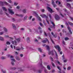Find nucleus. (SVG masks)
I'll return each mask as SVG.
<instances>
[{
    "mask_svg": "<svg viewBox=\"0 0 73 73\" xmlns=\"http://www.w3.org/2000/svg\"><path fill=\"white\" fill-rule=\"evenodd\" d=\"M2 72L3 73H6V71H3V70H2Z\"/></svg>",
    "mask_w": 73,
    "mask_h": 73,
    "instance_id": "46",
    "label": "nucleus"
},
{
    "mask_svg": "<svg viewBox=\"0 0 73 73\" xmlns=\"http://www.w3.org/2000/svg\"><path fill=\"white\" fill-rule=\"evenodd\" d=\"M14 37L15 38V39L16 41H17L18 42H19L20 41V40H21V39H20V38H16V36H14Z\"/></svg>",
    "mask_w": 73,
    "mask_h": 73,
    "instance_id": "7",
    "label": "nucleus"
},
{
    "mask_svg": "<svg viewBox=\"0 0 73 73\" xmlns=\"http://www.w3.org/2000/svg\"><path fill=\"white\" fill-rule=\"evenodd\" d=\"M5 58H6L4 56L1 57V59H2V60H4V59H5Z\"/></svg>",
    "mask_w": 73,
    "mask_h": 73,
    "instance_id": "32",
    "label": "nucleus"
},
{
    "mask_svg": "<svg viewBox=\"0 0 73 73\" xmlns=\"http://www.w3.org/2000/svg\"><path fill=\"white\" fill-rule=\"evenodd\" d=\"M7 1L8 2V3H12V1L11 0H8Z\"/></svg>",
    "mask_w": 73,
    "mask_h": 73,
    "instance_id": "34",
    "label": "nucleus"
},
{
    "mask_svg": "<svg viewBox=\"0 0 73 73\" xmlns=\"http://www.w3.org/2000/svg\"><path fill=\"white\" fill-rule=\"evenodd\" d=\"M40 26H41V27H42V23H40Z\"/></svg>",
    "mask_w": 73,
    "mask_h": 73,
    "instance_id": "59",
    "label": "nucleus"
},
{
    "mask_svg": "<svg viewBox=\"0 0 73 73\" xmlns=\"http://www.w3.org/2000/svg\"><path fill=\"white\" fill-rule=\"evenodd\" d=\"M64 40H65V41H68V40H69V38L68 37H66L64 38Z\"/></svg>",
    "mask_w": 73,
    "mask_h": 73,
    "instance_id": "24",
    "label": "nucleus"
},
{
    "mask_svg": "<svg viewBox=\"0 0 73 73\" xmlns=\"http://www.w3.org/2000/svg\"><path fill=\"white\" fill-rule=\"evenodd\" d=\"M12 25L14 29H16V26L15 25L13 24H12Z\"/></svg>",
    "mask_w": 73,
    "mask_h": 73,
    "instance_id": "19",
    "label": "nucleus"
},
{
    "mask_svg": "<svg viewBox=\"0 0 73 73\" xmlns=\"http://www.w3.org/2000/svg\"><path fill=\"white\" fill-rule=\"evenodd\" d=\"M16 59L17 60H20V58L18 57H17V58H16Z\"/></svg>",
    "mask_w": 73,
    "mask_h": 73,
    "instance_id": "40",
    "label": "nucleus"
},
{
    "mask_svg": "<svg viewBox=\"0 0 73 73\" xmlns=\"http://www.w3.org/2000/svg\"><path fill=\"white\" fill-rule=\"evenodd\" d=\"M16 50H20L21 48H17Z\"/></svg>",
    "mask_w": 73,
    "mask_h": 73,
    "instance_id": "33",
    "label": "nucleus"
},
{
    "mask_svg": "<svg viewBox=\"0 0 73 73\" xmlns=\"http://www.w3.org/2000/svg\"><path fill=\"white\" fill-rule=\"evenodd\" d=\"M62 57L63 58V60H64L65 59V58H64V55H63L62 56Z\"/></svg>",
    "mask_w": 73,
    "mask_h": 73,
    "instance_id": "56",
    "label": "nucleus"
},
{
    "mask_svg": "<svg viewBox=\"0 0 73 73\" xmlns=\"http://www.w3.org/2000/svg\"><path fill=\"white\" fill-rule=\"evenodd\" d=\"M70 69H71V67L70 66H68L67 68V70H70Z\"/></svg>",
    "mask_w": 73,
    "mask_h": 73,
    "instance_id": "20",
    "label": "nucleus"
},
{
    "mask_svg": "<svg viewBox=\"0 0 73 73\" xmlns=\"http://www.w3.org/2000/svg\"><path fill=\"white\" fill-rule=\"evenodd\" d=\"M42 12H44L45 11V10L44 9H42Z\"/></svg>",
    "mask_w": 73,
    "mask_h": 73,
    "instance_id": "60",
    "label": "nucleus"
},
{
    "mask_svg": "<svg viewBox=\"0 0 73 73\" xmlns=\"http://www.w3.org/2000/svg\"><path fill=\"white\" fill-rule=\"evenodd\" d=\"M11 64L12 65H14V64H15V63L13 61H12Z\"/></svg>",
    "mask_w": 73,
    "mask_h": 73,
    "instance_id": "37",
    "label": "nucleus"
},
{
    "mask_svg": "<svg viewBox=\"0 0 73 73\" xmlns=\"http://www.w3.org/2000/svg\"><path fill=\"white\" fill-rule=\"evenodd\" d=\"M11 61H13L14 62H15L16 61V60H15V59L14 58H13V59H11Z\"/></svg>",
    "mask_w": 73,
    "mask_h": 73,
    "instance_id": "36",
    "label": "nucleus"
},
{
    "mask_svg": "<svg viewBox=\"0 0 73 73\" xmlns=\"http://www.w3.org/2000/svg\"><path fill=\"white\" fill-rule=\"evenodd\" d=\"M46 22H47V23L48 24H49V21L47 20V19H46Z\"/></svg>",
    "mask_w": 73,
    "mask_h": 73,
    "instance_id": "57",
    "label": "nucleus"
},
{
    "mask_svg": "<svg viewBox=\"0 0 73 73\" xmlns=\"http://www.w3.org/2000/svg\"><path fill=\"white\" fill-rule=\"evenodd\" d=\"M67 2H70V1H72V0H66Z\"/></svg>",
    "mask_w": 73,
    "mask_h": 73,
    "instance_id": "48",
    "label": "nucleus"
},
{
    "mask_svg": "<svg viewBox=\"0 0 73 73\" xmlns=\"http://www.w3.org/2000/svg\"><path fill=\"white\" fill-rule=\"evenodd\" d=\"M27 17H28L27 16H25L24 19V20H27Z\"/></svg>",
    "mask_w": 73,
    "mask_h": 73,
    "instance_id": "29",
    "label": "nucleus"
},
{
    "mask_svg": "<svg viewBox=\"0 0 73 73\" xmlns=\"http://www.w3.org/2000/svg\"><path fill=\"white\" fill-rule=\"evenodd\" d=\"M66 5L67 7H70V4H69V3H67L66 4Z\"/></svg>",
    "mask_w": 73,
    "mask_h": 73,
    "instance_id": "22",
    "label": "nucleus"
},
{
    "mask_svg": "<svg viewBox=\"0 0 73 73\" xmlns=\"http://www.w3.org/2000/svg\"><path fill=\"white\" fill-rule=\"evenodd\" d=\"M63 44L64 45H65V42L64 40H63Z\"/></svg>",
    "mask_w": 73,
    "mask_h": 73,
    "instance_id": "49",
    "label": "nucleus"
},
{
    "mask_svg": "<svg viewBox=\"0 0 73 73\" xmlns=\"http://www.w3.org/2000/svg\"><path fill=\"white\" fill-rule=\"evenodd\" d=\"M6 44L7 45H10L11 43L9 41H7L6 42Z\"/></svg>",
    "mask_w": 73,
    "mask_h": 73,
    "instance_id": "28",
    "label": "nucleus"
},
{
    "mask_svg": "<svg viewBox=\"0 0 73 73\" xmlns=\"http://www.w3.org/2000/svg\"><path fill=\"white\" fill-rule=\"evenodd\" d=\"M40 16H41L42 18H44V17H45L46 19H48V17L44 14L41 15Z\"/></svg>",
    "mask_w": 73,
    "mask_h": 73,
    "instance_id": "8",
    "label": "nucleus"
},
{
    "mask_svg": "<svg viewBox=\"0 0 73 73\" xmlns=\"http://www.w3.org/2000/svg\"><path fill=\"white\" fill-rule=\"evenodd\" d=\"M52 5H53L54 7H57V5H56L54 4V2L53 1V0L52 1Z\"/></svg>",
    "mask_w": 73,
    "mask_h": 73,
    "instance_id": "13",
    "label": "nucleus"
},
{
    "mask_svg": "<svg viewBox=\"0 0 73 73\" xmlns=\"http://www.w3.org/2000/svg\"><path fill=\"white\" fill-rule=\"evenodd\" d=\"M57 67L58 68L59 70H60V71H59V73H61V68L59 66H57Z\"/></svg>",
    "mask_w": 73,
    "mask_h": 73,
    "instance_id": "17",
    "label": "nucleus"
},
{
    "mask_svg": "<svg viewBox=\"0 0 73 73\" xmlns=\"http://www.w3.org/2000/svg\"><path fill=\"white\" fill-rule=\"evenodd\" d=\"M46 48L47 50H49V47L48 46H46Z\"/></svg>",
    "mask_w": 73,
    "mask_h": 73,
    "instance_id": "31",
    "label": "nucleus"
},
{
    "mask_svg": "<svg viewBox=\"0 0 73 73\" xmlns=\"http://www.w3.org/2000/svg\"><path fill=\"white\" fill-rule=\"evenodd\" d=\"M15 16H18V17H23L24 16L22 14L20 15L18 14H15Z\"/></svg>",
    "mask_w": 73,
    "mask_h": 73,
    "instance_id": "9",
    "label": "nucleus"
},
{
    "mask_svg": "<svg viewBox=\"0 0 73 73\" xmlns=\"http://www.w3.org/2000/svg\"><path fill=\"white\" fill-rule=\"evenodd\" d=\"M48 29L49 31H52V30L51 29H50V28H48Z\"/></svg>",
    "mask_w": 73,
    "mask_h": 73,
    "instance_id": "63",
    "label": "nucleus"
},
{
    "mask_svg": "<svg viewBox=\"0 0 73 73\" xmlns=\"http://www.w3.org/2000/svg\"><path fill=\"white\" fill-rule=\"evenodd\" d=\"M4 34V32L3 31H2L0 32V35H2L3 34Z\"/></svg>",
    "mask_w": 73,
    "mask_h": 73,
    "instance_id": "35",
    "label": "nucleus"
},
{
    "mask_svg": "<svg viewBox=\"0 0 73 73\" xmlns=\"http://www.w3.org/2000/svg\"><path fill=\"white\" fill-rule=\"evenodd\" d=\"M56 3L57 4H58H58H59V5L60 6V7H62V5H60L61 4V2H59L58 1H57L56 2Z\"/></svg>",
    "mask_w": 73,
    "mask_h": 73,
    "instance_id": "16",
    "label": "nucleus"
},
{
    "mask_svg": "<svg viewBox=\"0 0 73 73\" xmlns=\"http://www.w3.org/2000/svg\"><path fill=\"white\" fill-rule=\"evenodd\" d=\"M14 4L15 5H17V4H18V3L15 2L14 3Z\"/></svg>",
    "mask_w": 73,
    "mask_h": 73,
    "instance_id": "42",
    "label": "nucleus"
},
{
    "mask_svg": "<svg viewBox=\"0 0 73 73\" xmlns=\"http://www.w3.org/2000/svg\"><path fill=\"white\" fill-rule=\"evenodd\" d=\"M46 40H44L42 41V42H43V43H46V41H47L48 43H49V42L48 40V39H47V38H46Z\"/></svg>",
    "mask_w": 73,
    "mask_h": 73,
    "instance_id": "10",
    "label": "nucleus"
},
{
    "mask_svg": "<svg viewBox=\"0 0 73 73\" xmlns=\"http://www.w3.org/2000/svg\"><path fill=\"white\" fill-rule=\"evenodd\" d=\"M48 54H49L50 55V54H52V55L53 56L54 55V54L53 53V51H49L48 52Z\"/></svg>",
    "mask_w": 73,
    "mask_h": 73,
    "instance_id": "14",
    "label": "nucleus"
},
{
    "mask_svg": "<svg viewBox=\"0 0 73 73\" xmlns=\"http://www.w3.org/2000/svg\"><path fill=\"white\" fill-rule=\"evenodd\" d=\"M30 40H29V37H28L27 38V41L29 43V42Z\"/></svg>",
    "mask_w": 73,
    "mask_h": 73,
    "instance_id": "23",
    "label": "nucleus"
},
{
    "mask_svg": "<svg viewBox=\"0 0 73 73\" xmlns=\"http://www.w3.org/2000/svg\"><path fill=\"white\" fill-rule=\"evenodd\" d=\"M52 73H54L55 72V70H53L52 71Z\"/></svg>",
    "mask_w": 73,
    "mask_h": 73,
    "instance_id": "61",
    "label": "nucleus"
},
{
    "mask_svg": "<svg viewBox=\"0 0 73 73\" xmlns=\"http://www.w3.org/2000/svg\"><path fill=\"white\" fill-rule=\"evenodd\" d=\"M49 17L50 18V19H52V16L50 14L49 15Z\"/></svg>",
    "mask_w": 73,
    "mask_h": 73,
    "instance_id": "47",
    "label": "nucleus"
},
{
    "mask_svg": "<svg viewBox=\"0 0 73 73\" xmlns=\"http://www.w3.org/2000/svg\"><path fill=\"white\" fill-rule=\"evenodd\" d=\"M8 10L9 11V13L11 14V15H13L15 13L13 11V10L12 9H9Z\"/></svg>",
    "mask_w": 73,
    "mask_h": 73,
    "instance_id": "3",
    "label": "nucleus"
},
{
    "mask_svg": "<svg viewBox=\"0 0 73 73\" xmlns=\"http://www.w3.org/2000/svg\"><path fill=\"white\" fill-rule=\"evenodd\" d=\"M3 29H4L5 32H7V28H5V27L3 28Z\"/></svg>",
    "mask_w": 73,
    "mask_h": 73,
    "instance_id": "26",
    "label": "nucleus"
},
{
    "mask_svg": "<svg viewBox=\"0 0 73 73\" xmlns=\"http://www.w3.org/2000/svg\"><path fill=\"white\" fill-rule=\"evenodd\" d=\"M6 38H9V36L8 35H6L5 36Z\"/></svg>",
    "mask_w": 73,
    "mask_h": 73,
    "instance_id": "51",
    "label": "nucleus"
},
{
    "mask_svg": "<svg viewBox=\"0 0 73 73\" xmlns=\"http://www.w3.org/2000/svg\"><path fill=\"white\" fill-rule=\"evenodd\" d=\"M0 40L2 41H4V38L3 37L0 36Z\"/></svg>",
    "mask_w": 73,
    "mask_h": 73,
    "instance_id": "18",
    "label": "nucleus"
},
{
    "mask_svg": "<svg viewBox=\"0 0 73 73\" xmlns=\"http://www.w3.org/2000/svg\"><path fill=\"white\" fill-rule=\"evenodd\" d=\"M70 19H71L72 20H73V17H70Z\"/></svg>",
    "mask_w": 73,
    "mask_h": 73,
    "instance_id": "52",
    "label": "nucleus"
},
{
    "mask_svg": "<svg viewBox=\"0 0 73 73\" xmlns=\"http://www.w3.org/2000/svg\"><path fill=\"white\" fill-rule=\"evenodd\" d=\"M32 18V16H30L29 17V20H31Z\"/></svg>",
    "mask_w": 73,
    "mask_h": 73,
    "instance_id": "44",
    "label": "nucleus"
},
{
    "mask_svg": "<svg viewBox=\"0 0 73 73\" xmlns=\"http://www.w3.org/2000/svg\"><path fill=\"white\" fill-rule=\"evenodd\" d=\"M47 68L48 70H50L51 68H50V66H49V65H48L47 66Z\"/></svg>",
    "mask_w": 73,
    "mask_h": 73,
    "instance_id": "27",
    "label": "nucleus"
},
{
    "mask_svg": "<svg viewBox=\"0 0 73 73\" xmlns=\"http://www.w3.org/2000/svg\"><path fill=\"white\" fill-rule=\"evenodd\" d=\"M51 24L53 25V28H55V24H54V23L53 22H51Z\"/></svg>",
    "mask_w": 73,
    "mask_h": 73,
    "instance_id": "21",
    "label": "nucleus"
},
{
    "mask_svg": "<svg viewBox=\"0 0 73 73\" xmlns=\"http://www.w3.org/2000/svg\"><path fill=\"white\" fill-rule=\"evenodd\" d=\"M2 9L3 11H7V9H6V8H5V7H2Z\"/></svg>",
    "mask_w": 73,
    "mask_h": 73,
    "instance_id": "25",
    "label": "nucleus"
},
{
    "mask_svg": "<svg viewBox=\"0 0 73 73\" xmlns=\"http://www.w3.org/2000/svg\"><path fill=\"white\" fill-rule=\"evenodd\" d=\"M67 28L68 30H69V32H70L71 34H72V31H71V29H70V27H69V26H68L67 27Z\"/></svg>",
    "mask_w": 73,
    "mask_h": 73,
    "instance_id": "15",
    "label": "nucleus"
},
{
    "mask_svg": "<svg viewBox=\"0 0 73 73\" xmlns=\"http://www.w3.org/2000/svg\"><path fill=\"white\" fill-rule=\"evenodd\" d=\"M54 47L56 49L58 50V51L59 52H60L61 50V49L60 48V47L58 45H56L54 46Z\"/></svg>",
    "mask_w": 73,
    "mask_h": 73,
    "instance_id": "2",
    "label": "nucleus"
},
{
    "mask_svg": "<svg viewBox=\"0 0 73 73\" xmlns=\"http://www.w3.org/2000/svg\"><path fill=\"white\" fill-rule=\"evenodd\" d=\"M11 42L13 45H17V42L16 40H15L14 41H12Z\"/></svg>",
    "mask_w": 73,
    "mask_h": 73,
    "instance_id": "4",
    "label": "nucleus"
},
{
    "mask_svg": "<svg viewBox=\"0 0 73 73\" xmlns=\"http://www.w3.org/2000/svg\"><path fill=\"white\" fill-rule=\"evenodd\" d=\"M20 56L21 57H23V54H20Z\"/></svg>",
    "mask_w": 73,
    "mask_h": 73,
    "instance_id": "55",
    "label": "nucleus"
},
{
    "mask_svg": "<svg viewBox=\"0 0 73 73\" xmlns=\"http://www.w3.org/2000/svg\"><path fill=\"white\" fill-rule=\"evenodd\" d=\"M10 58H13V56H10Z\"/></svg>",
    "mask_w": 73,
    "mask_h": 73,
    "instance_id": "64",
    "label": "nucleus"
},
{
    "mask_svg": "<svg viewBox=\"0 0 73 73\" xmlns=\"http://www.w3.org/2000/svg\"><path fill=\"white\" fill-rule=\"evenodd\" d=\"M20 6H18L17 7V9H20Z\"/></svg>",
    "mask_w": 73,
    "mask_h": 73,
    "instance_id": "41",
    "label": "nucleus"
},
{
    "mask_svg": "<svg viewBox=\"0 0 73 73\" xmlns=\"http://www.w3.org/2000/svg\"><path fill=\"white\" fill-rule=\"evenodd\" d=\"M68 23L70 25H73V23L71 22H68Z\"/></svg>",
    "mask_w": 73,
    "mask_h": 73,
    "instance_id": "39",
    "label": "nucleus"
},
{
    "mask_svg": "<svg viewBox=\"0 0 73 73\" xmlns=\"http://www.w3.org/2000/svg\"><path fill=\"white\" fill-rule=\"evenodd\" d=\"M67 60H68L67 59L66 60H64V62H66L67 61Z\"/></svg>",
    "mask_w": 73,
    "mask_h": 73,
    "instance_id": "50",
    "label": "nucleus"
},
{
    "mask_svg": "<svg viewBox=\"0 0 73 73\" xmlns=\"http://www.w3.org/2000/svg\"><path fill=\"white\" fill-rule=\"evenodd\" d=\"M26 11H27L26 9H24L23 10V13H26Z\"/></svg>",
    "mask_w": 73,
    "mask_h": 73,
    "instance_id": "30",
    "label": "nucleus"
},
{
    "mask_svg": "<svg viewBox=\"0 0 73 73\" xmlns=\"http://www.w3.org/2000/svg\"><path fill=\"white\" fill-rule=\"evenodd\" d=\"M54 52L55 53L56 56L55 57V58L56 59H57V60L58 59V55H57V53L56 52V51H55L54 50Z\"/></svg>",
    "mask_w": 73,
    "mask_h": 73,
    "instance_id": "12",
    "label": "nucleus"
},
{
    "mask_svg": "<svg viewBox=\"0 0 73 73\" xmlns=\"http://www.w3.org/2000/svg\"><path fill=\"white\" fill-rule=\"evenodd\" d=\"M57 62L58 64H59V65H61V64L60 62L58 61L57 60Z\"/></svg>",
    "mask_w": 73,
    "mask_h": 73,
    "instance_id": "38",
    "label": "nucleus"
},
{
    "mask_svg": "<svg viewBox=\"0 0 73 73\" xmlns=\"http://www.w3.org/2000/svg\"><path fill=\"white\" fill-rule=\"evenodd\" d=\"M47 9H48V11H49L50 12V13H52V9H51L49 7H48Z\"/></svg>",
    "mask_w": 73,
    "mask_h": 73,
    "instance_id": "11",
    "label": "nucleus"
},
{
    "mask_svg": "<svg viewBox=\"0 0 73 73\" xmlns=\"http://www.w3.org/2000/svg\"><path fill=\"white\" fill-rule=\"evenodd\" d=\"M52 65L53 66H54V67L55 66V65H54V63L52 62Z\"/></svg>",
    "mask_w": 73,
    "mask_h": 73,
    "instance_id": "45",
    "label": "nucleus"
},
{
    "mask_svg": "<svg viewBox=\"0 0 73 73\" xmlns=\"http://www.w3.org/2000/svg\"><path fill=\"white\" fill-rule=\"evenodd\" d=\"M38 49L39 51H40V52H42L41 49V48H39Z\"/></svg>",
    "mask_w": 73,
    "mask_h": 73,
    "instance_id": "43",
    "label": "nucleus"
},
{
    "mask_svg": "<svg viewBox=\"0 0 73 73\" xmlns=\"http://www.w3.org/2000/svg\"><path fill=\"white\" fill-rule=\"evenodd\" d=\"M33 14L35 16L37 17V19H38V20L40 21H41L42 20L41 19V18H40V17L38 16V14H37V13H36V12L34 11Z\"/></svg>",
    "mask_w": 73,
    "mask_h": 73,
    "instance_id": "1",
    "label": "nucleus"
},
{
    "mask_svg": "<svg viewBox=\"0 0 73 73\" xmlns=\"http://www.w3.org/2000/svg\"><path fill=\"white\" fill-rule=\"evenodd\" d=\"M53 36L55 38H56V37H57V35H53Z\"/></svg>",
    "mask_w": 73,
    "mask_h": 73,
    "instance_id": "53",
    "label": "nucleus"
},
{
    "mask_svg": "<svg viewBox=\"0 0 73 73\" xmlns=\"http://www.w3.org/2000/svg\"><path fill=\"white\" fill-rule=\"evenodd\" d=\"M10 38L12 40H13V38L12 37H10Z\"/></svg>",
    "mask_w": 73,
    "mask_h": 73,
    "instance_id": "62",
    "label": "nucleus"
},
{
    "mask_svg": "<svg viewBox=\"0 0 73 73\" xmlns=\"http://www.w3.org/2000/svg\"><path fill=\"white\" fill-rule=\"evenodd\" d=\"M60 15H61V16H62V17H64V15H63L62 14H60Z\"/></svg>",
    "mask_w": 73,
    "mask_h": 73,
    "instance_id": "58",
    "label": "nucleus"
},
{
    "mask_svg": "<svg viewBox=\"0 0 73 73\" xmlns=\"http://www.w3.org/2000/svg\"><path fill=\"white\" fill-rule=\"evenodd\" d=\"M55 18L56 20H60V17L57 14L55 15Z\"/></svg>",
    "mask_w": 73,
    "mask_h": 73,
    "instance_id": "6",
    "label": "nucleus"
},
{
    "mask_svg": "<svg viewBox=\"0 0 73 73\" xmlns=\"http://www.w3.org/2000/svg\"><path fill=\"white\" fill-rule=\"evenodd\" d=\"M3 3L6 4V5H9V4H8V3L4 1L3 3L2 2H0V5H4L3 4Z\"/></svg>",
    "mask_w": 73,
    "mask_h": 73,
    "instance_id": "5",
    "label": "nucleus"
},
{
    "mask_svg": "<svg viewBox=\"0 0 73 73\" xmlns=\"http://www.w3.org/2000/svg\"><path fill=\"white\" fill-rule=\"evenodd\" d=\"M50 40L54 44V41L52 40L51 38H50Z\"/></svg>",
    "mask_w": 73,
    "mask_h": 73,
    "instance_id": "54",
    "label": "nucleus"
}]
</instances>
